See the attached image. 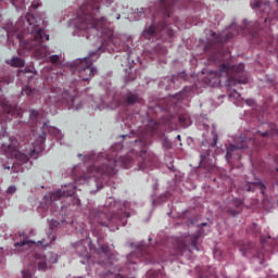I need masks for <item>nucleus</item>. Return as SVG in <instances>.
Here are the masks:
<instances>
[{
  "label": "nucleus",
  "mask_w": 278,
  "mask_h": 278,
  "mask_svg": "<svg viewBox=\"0 0 278 278\" xmlns=\"http://www.w3.org/2000/svg\"><path fill=\"white\" fill-rule=\"evenodd\" d=\"M130 257H134V254H129V256H128V262H129V258H130Z\"/></svg>",
  "instance_id": "obj_50"
},
{
  "label": "nucleus",
  "mask_w": 278,
  "mask_h": 278,
  "mask_svg": "<svg viewBox=\"0 0 278 278\" xmlns=\"http://www.w3.org/2000/svg\"><path fill=\"white\" fill-rule=\"evenodd\" d=\"M110 40H111V42H114V38L113 37H110Z\"/></svg>",
  "instance_id": "obj_51"
},
{
  "label": "nucleus",
  "mask_w": 278,
  "mask_h": 278,
  "mask_svg": "<svg viewBox=\"0 0 278 278\" xmlns=\"http://www.w3.org/2000/svg\"><path fill=\"white\" fill-rule=\"evenodd\" d=\"M4 112H7V114H12V105L5 104L4 105Z\"/></svg>",
  "instance_id": "obj_34"
},
{
  "label": "nucleus",
  "mask_w": 278,
  "mask_h": 278,
  "mask_svg": "<svg viewBox=\"0 0 278 278\" xmlns=\"http://www.w3.org/2000/svg\"><path fill=\"white\" fill-rule=\"evenodd\" d=\"M268 134H270V136H278L277 125H271L270 131L263 132L262 136H268Z\"/></svg>",
  "instance_id": "obj_23"
},
{
  "label": "nucleus",
  "mask_w": 278,
  "mask_h": 278,
  "mask_svg": "<svg viewBox=\"0 0 278 278\" xmlns=\"http://www.w3.org/2000/svg\"><path fill=\"white\" fill-rule=\"evenodd\" d=\"M123 138H127V135H124Z\"/></svg>",
  "instance_id": "obj_56"
},
{
  "label": "nucleus",
  "mask_w": 278,
  "mask_h": 278,
  "mask_svg": "<svg viewBox=\"0 0 278 278\" xmlns=\"http://www.w3.org/2000/svg\"><path fill=\"white\" fill-rule=\"evenodd\" d=\"M214 255H220V251L216 250V251L214 252Z\"/></svg>",
  "instance_id": "obj_43"
},
{
  "label": "nucleus",
  "mask_w": 278,
  "mask_h": 278,
  "mask_svg": "<svg viewBox=\"0 0 278 278\" xmlns=\"http://www.w3.org/2000/svg\"><path fill=\"white\" fill-rule=\"evenodd\" d=\"M99 14V0H86L78 10L77 17L74 21V27L77 36H84L79 31L88 33L97 31V29H103V25L108 23V18L101 17L97 20L96 16Z\"/></svg>",
  "instance_id": "obj_3"
},
{
  "label": "nucleus",
  "mask_w": 278,
  "mask_h": 278,
  "mask_svg": "<svg viewBox=\"0 0 278 278\" xmlns=\"http://www.w3.org/2000/svg\"><path fill=\"white\" fill-rule=\"evenodd\" d=\"M59 92L60 89L52 91L50 99H53L54 102L62 101V103H67L72 110H79L81 108V105H75V103H77V99H74L68 91H63L61 94Z\"/></svg>",
  "instance_id": "obj_10"
},
{
  "label": "nucleus",
  "mask_w": 278,
  "mask_h": 278,
  "mask_svg": "<svg viewBox=\"0 0 278 278\" xmlns=\"http://www.w3.org/2000/svg\"><path fill=\"white\" fill-rule=\"evenodd\" d=\"M263 205H264L265 210H268L269 205H271V207H278V194L275 195L274 198H271L270 201L265 200L263 202Z\"/></svg>",
  "instance_id": "obj_20"
},
{
  "label": "nucleus",
  "mask_w": 278,
  "mask_h": 278,
  "mask_svg": "<svg viewBox=\"0 0 278 278\" xmlns=\"http://www.w3.org/2000/svg\"><path fill=\"white\" fill-rule=\"evenodd\" d=\"M42 129H43V131H47V129H48V131H49L52 136H54L55 138H58V140H61V138H62V131H61L60 129H58V128H55V127H50V128H49V125H48L47 123L43 124Z\"/></svg>",
  "instance_id": "obj_18"
},
{
  "label": "nucleus",
  "mask_w": 278,
  "mask_h": 278,
  "mask_svg": "<svg viewBox=\"0 0 278 278\" xmlns=\"http://www.w3.org/2000/svg\"><path fill=\"white\" fill-rule=\"evenodd\" d=\"M58 262V256L52 252L37 253L34 256V264L37 266L38 270H47V268H51V264H55Z\"/></svg>",
  "instance_id": "obj_8"
},
{
  "label": "nucleus",
  "mask_w": 278,
  "mask_h": 278,
  "mask_svg": "<svg viewBox=\"0 0 278 278\" xmlns=\"http://www.w3.org/2000/svg\"><path fill=\"white\" fill-rule=\"evenodd\" d=\"M239 71H244V64L242 63L239 64Z\"/></svg>",
  "instance_id": "obj_39"
},
{
  "label": "nucleus",
  "mask_w": 278,
  "mask_h": 278,
  "mask_svg": "<svg viewBox=\"0 0 278 278\" xmlns=\"http://www.w3.org/2000/svg\"><path fill=\"white\" fill-rule=\"evenodd\" d=\"M83 162L85 164H93L88 167V174L81 176L78 181L79 184H84L89 177H96L99 179L101 175H114L116 173V164H121L122 166L129 168L131 164V156H123L119 160L105 157V154H87L84 156Z\"/></svg>",
  "instance_id": "obj_2"
},
{
  "label": "nucleus",
  "mask_w": 278,
  "mask_h": 278,
  "mask_svg": "<svg viewBox=\"0 0 278 278\" xmlns=\"http://www.w3.org/2000/svg\"><path fill=\"white\" fill-rule=\"evenodd\" d=\"M76 203H77V205H79V204H80V201H79V199H76Z\"/></svg>",
  "instance_id": "obj_48"
},
{
  "label": "nucleus",
  "mask_w": 278,
  "mask_h": 278,
  "mask_svg": "<svg viewBox=\"0 0 278 278\" xmlns=\"http://www.w3.org/2000/svg\"><path fill=\"white\" fill-rule=\"evenodd\" d=\"M40 5V1H34L31 2V8H34L35 10Z\"/></svg>",
  "instance_id": "obj_37"
},
{
  "label": "nucleus",
  "mask_w": 278,
  "mask_h": 278,
  "mask_svg": "<svg viewBox=\"0 0 278 278\" xmlns=\"http://www.w3.org/2000/svg\"><path fill=\"white\" fill-rule=\"evenodd\" d=\"M23 0H12V4L15 7V8H18V3H21Z\"/></svg>",
  "instance_id": "obj_38"
},
{
  "label": "nucleus",
  "mask_w": 278,
  "mask_h": 278,
  "mask_svg": "<svg viewBox=\"0 0 278 278\" xmlns=\"http://www.w3.org/2000/svg\"><path fill=\"white\" fill-rule=\"evenodd\" d=\"M123 150L122 143H116L111 148V151L113 152L112 157H116V152Z\"/></svg>",
  "instance_id": "obj_24"
},
{
  "label": "nucleus",
  "mask_w": 278,
  "mask_h": 278,
  "mask_svg": "<svg viewBox=\"0 0 278 278\" xmlns=\"http://www.w3.org/2000/svg\"><path fill=\"white\" fill-rule=\"evenodd\" d=\"M176 138L177 140H181V135H178Z\"/></svg>",
  "instance_id": "obj_46"
},
{
  "label": "nucleus",
  "mask_w": 278,
  "mask_h": 278,
  "mask_svg": "<svg viewBox=\"0 0 278 278\" xmlns=\"http://www.w3.org/2000/svg\"><path fill=\"white\" fill-rule=\"evenodd\" d=\"M229 65L223 64L219 70L220 75H229Z\"/></svg>",
  "instance_id": "obj_25"
},
{
  "label": "nucleus",
  "mask_w": 278,
  "mask_h": 278,
  "mask_svg": "<svg viewBox=\"0 0 278 278\" xmlns=\"http://www.w3.org/2000/svg\"><path fill=\"white\" fill-rule=\"evenodd\" d=\"M103 218H106L105 213H102L98 208H93L89 212V223L91 225H101V227H108V224L103 223Z\"/></svg>",
  "instance_id": "obj_13"
},
{
  "label": "nucleus",
  "mask_w": 278,
  "mask_h": 278,
  "mask_svg": "<svg viewBox=\"0 0 278 278\" xmlns=\"http://www.w3.org/2000/svg\"><path fill=\"white\" fill-rule=\"evenodd\" d=\"M215 34H216V33H214V31H211V35H212V36H215Z\"/></svg>",
  "instance_id": "obj_53"
},
{
  "label": "nucleus",
  "mask_w": 278,
  "mask_h": 278,
  "mask_svg": "<svg viewBox=\"0 0 278 278\" xmlns=\"http://www.w3.org/2000/svg\"><path fill=\"white\" fill-rule=\"evenodd\" d=\"M4 168H7L8 170H10V166H4Z\"/></svg>",
  "instance_id": "obj_54"
},
{
  "label": "nucleus",
  "mask_w": 278,
  "mask_h": 278,
  "mask_svg": "<svg viewBox=\"0 0 278 278\" xmlns=\"http://www.w3.org/2000/svg\"><path fill=\"white\" fill-rule=\"evenodd\" d=\"M73 194H75V185L68 184L62 187L61 190L52 191L50 195H46L45 201L46 203H53L62 199V197H73Z\"/></svg>",
  "instance_id": "obj_9"
},
{
  "label": "nucleus",
  "mask_w": 278,
  "mask_h": 278,
  "mask_svg": "<svg viewBox=\"0 0 278 278\" xmlns=\"http://www.w3.org/2000/svg\"><path fill=\"white\" fill-rule=\"evenodd\" d=\"M7 64L14 66L15 68H21L25 66V61L18 56H13L10 61H7Z\"/></svg>",
  "instance_id": "obj_19"
},
{
  "label": "nucleus",
  "mask_w": 278,
  "mask_h": 278,
  "mask_svg": "<svg viewBox=\"0 0 278 278\" xmlns=\"http://www.w3.org/2000/svg\"><path fill=\"white\" fill-rule=\"evenodd\" d=\"M58 225H60V223H58L56 220H51L50 222V228L53 229V227H58Z\"/></svg>",
  "instance_id": "obj_36"
},
{
  "label": "nucleus",
  "mask_w": 278,
  "mask_h": 278,
  "mask_svg": "<svg viewBox=\"0 0 278 278\" xmlns=\"http://www.w3.org/2000/svg\"><path fill=\"white\" fill-rule=\"evenodd\" d=\"M179 122L184 125V127H190V125H192V123L185 116H179Z\"/></svg>",
  "instance_id": "obj_26"
},
{
  "label": "nucleus",
  "mask_w": 278,
  "mask_h": 278,
  "mask_svg": "<svg viewBox=\"0 0 278 278\" xmlns=\"http://www.w3.org/2000/svg\"><path fill=\"white\" fill-rule=\"evenodd\" d=\"M21 29H26L23 35L17 34V39L20 40V48L17 50L18 55H29V51H34V58L36 60H47L51 52L49 48L42 45V41L49 40V35L45 34V30L40 28V22L34 16V14L28 13L25 17H20L13 30H8V36L16 34Z\"/></svg>",
  "instance_id": "obj_1"
},
{
  "label": "nucleus",
  "mask_w": 278,
  "mask_h": 278,
  "mask_svg": "<svg viewBox=\"0 0 278 278\" xmlns=\"http://www.w3.org/2000/svg\"><path fill=\"white\" fill-rule=\"evenodd\" d=\"M22 94L23 97H29L31 99V97H34V94H36V89H31L29 87H25L24 89H22Z\"/></svg>",
  "instance_id": "obj_22"
},
{
  "label": "nucleus",
  "mask_w": 278,
  "mask_h": 278,
  "mask_svg": "<svg viewBox=\"0 0 278 278\" xmlns=\"http://www.w3.org/2000/svg\"><path fill=\"white\" fill-rule=\"evenodd\" d=\"M99 51L89 52L88 56L83 59H76L71 63V67L74 71V74L78 75V77L83 81H88L92 79L97 75V68L92 67V62L99 60Z\"/></svg>",
  "instance_id": "obj_5"
},
{
  "label": "nucleus",
  "mask_w": 278,
  "mask_h": 278,
  "mask_svg": "<svg viewBox=\"0 0 278 278\" xmlns=\"http://www.w3.org/2000/svg\"><path fill=\"white\" fill-rule=\"evenodd\" d=\"M50 62H51L52 64H56V62H60V56L56 55V54L51 55V56H50Z\"/></svg>",
  "instance_id": "obj_30"
},
{
  "label": "nucleus",
  "mask_w": 278,
  "mask_h": 278,
  "mask_svg": "<svg viewBox=\"0 0 278 278\" xmlns=\"http://www.w3.org/2000/svg\"><path fill=\"white\" fill-rule=\"evenodd\" d=\"M179 97H181V94L177 93L173 99H179Z\"/></svg>",
  "instance_id": "obj_42"
},
{
  "label": "nucleus",
  "mask_w": 278,
  "mask_h": 278,
  "mask_svg": "<svg viewBox=\"0 0 278 278\" xmlns=\"http://www.w3.org/2000/svg\"><path fill=\"white\" fill-rule=\"evenodd\" d=\"M86 244H88V240H81L74 244L76 253H78L80 257H85V261H81V264H90V262H92L88 255V249L86 248Z\"/></svg>",
  "instance_id": "obj_12"
},
{
  "label": "nucleus",
  "mask_w": 278,
  "mask_h": 278,
  "mask_svg": "<svg viewBox=\"0 0 278 278\" xmlns=\"http://www.w3.org/2000/svg\"><path fill=\"white\" fill-rule=\"evenodd\" d=\"M243 190L245 192H253L255 190H260V192L264 195V190H266V186L256 179L255 181H248L245 186H243Z\"/></svg>",
  "instance_id": "obj_15"
},
{
  "label": "nucleus",
  "mask_w": 278,
  "mask_h": 278,
  "mask_svg": "<svg viewBox=\"0 0 278 278\" xmlns=\"http://www.w3.org/2000/svg\"><path fill=\"white\" fill-rule=\"evenodd\" d=\"M48 240L42 239L39 241H33L29 240V237L27 235H25V232H20V241L14 243V247L17 251V253H23V251H27V249H31V247H49V244H51V242H54L55 240V233L50 232L48 235Z\"/></svg>",
  "instance_id": "obj_6"
},
{
  "label": "nucleus",
  "mask_w": 278,
  "mask_h": 278,
  "mask_svg": "<svg viewBox=\"0 0 278 278\" xmlns=\"http://www.w3.org/2000/svg\"><path fill=\"white\" fill-rule=\"evenodd\" d=\"M238 141L242 142V144H230L229 148H227V152H226V160L227 162H229V160H231V157L233 156V153H238V151L242 150V149H247V140H244V138H239Z\"/></svg>",
  "instance_id": "obj_14"
},
{
  "label": "nucleus",
  "mask_w": 278,
  "mask_h": 278,
  "mask_svg": "<svg viewBox=\"0 0 278 278\" xmlns=\"http://www.w3.org/2000/svg\"><path fill=\"white\" fill-rule=\"evenodd\" d=\"M213 134V143L212 147H216V144H218V134L216 132L215 129L212 130Z\"/></svg>",
  "instance_id": "obj_27"
},
{
  "label": "nucleus",
  "mask_w": 278,
  "mask_h": 278,
  "mask_svg": "<svg viewBox=\"0 0 278 278\" xmlns=\"http://www.w3.org/2000/svg\"><path fill=\"white\" fill-rule=\"evenodd\" d=\"M262 257H264V254H263V253H258V254L256 255V262H257L258 264H261V265L264 264V260H262Z\"/></svg>",
  "instance_id": "obj_31"
},
{
  "label": "nucleus",
  "mask_w": 278,
  "mask_h": 278,
  "mask_svg": "<svg viewBox=\"0 0 278 278\" xmlns=\"http://www.w3.org/2000/svg\"><path fill=\"white\" fill-rule=\"evenodd\" d=\"M277 173H278V167L276 168Z\"/></svg>",
  "instance_id": "obj_58"
},
{
  "label": "nucleus",
  "mask_w": 278,
  "mask_h": 278,
  "mask_svg": "<svg viewBox=\"0 0 278 278\" xmlns=\"http://www.w3.org/2000/svg\"><path fill=\"white\" fill-rule=\"evenodd\" d=\"M38 116H40V113H38V111L33 110L29 113V117L31 118V121H36V118H38Z\"/></svg>",
  "instance_id": "obj_28"
},
{
  "label": "nucleus",
  "mask_w": 278,
  "mask_h": 278,
  "mask_svg": "<svg viewBox=\"0 0 278 278\" xmlns=\"http://www.w3.org/2000/svg\"><path fill=\"white\" fill-rule=\"evenodd\" d=\"M198 129H210V125H207L205 122H199Z\"/></svg>",
  "instance_id": "obj_29"
},
{
  "label": "nucleus",
  "mask_w": 278,
  "mask_h": 278,
  "mask_svg": "<svg viewBox=\"0 0 278 278\" xmlns=\"http://www.w3.org/2000/svg\"><path fill=\"white\" fill-rule=\"evenodd\" d=\"M97 255H102V257H105L106 262L105 265L106 266H112V261L110 258V247L108 245H102L98 252Z\"/></svg>",
  "instance_id": "obj_17"
},
{
  "label": "nucleus",
  "mask_w": 278,
  "mask_h": 278,
  "mask_svg": "<svg viewBox=\"0 0 278 278\" xmlns=\"http://www.w3.org/2000/svg\"><path fill=\"white\" fill-rule=\"evenodd\" d=\"M207 224L206 223H202L201 224V227H205Z\"/></svg>",
  "instance_id": "obj_49"
},
{
  "label": "nucleus",
  "mask_w": 278,
  "mask_h": 278,
  "mask_svg": "<svg viewBox=\"0 0 278 278\" xmlns=\"http://www.w3.org/2000/svg\"><path fill=\"white\" fill-rule=\"evenodd\" d=\"M230 99H240V93L238 91L233 90V92L229 93Z\"/></svg>",
  "instance_id": "obj_32"
},
{
  "label": "nucleus",
  "mask_w": 278,
  "mask_h": 278,
  "mask_svg": "<svg viewBox=\"0 0 278 278\" xmlns=\"http://www.w3.org/2000/svg\"><path fill=\"white\" fill-rule=\"evenodd\" d=\"M14 192H16V188L14 186H11L7 189L8 194H14Z\"/></svg>",
  "instance_id": "obj_33"
},
{
  "label": "nucleus",
  "mask_w": 278,
  "mask_h": 278,
  "mask_svg": "<svg viewBox=\"0 0 278 278\" xmlns=\"http://www.w3.org/2000/svg\"><path fill=\"white\" fill-rule=\"evenodd\" d=\"M141 170H144V165H140L139 167Z\"/></svg>",
  "instance_id": "obj_47"
},
{
  "label": "nucleus",
  "mask_w": 278,
  "mask_h": 278,
  "mask_svg": "<svg viewBox=\"0 0 278 278\" xmlns=\"http://www.w3.org/2000/svg\"><path fill=\"white\" fill-rule=\"evenodd\" d=\"M199 240L198 236L191 235L185 238L182 242L178 244V255H184L186 251L192 253V251H199L197 241Z\"/></svg>",
  "instance_id": "obj_11"
},
{
  "label": "nucleus",
  "mask_w": 278,
  "mask_h": 278,
  "mask_svg": "<svg viewBox=\"0 0 278 278\" xmlns=\"http://www.w3.org/2000/svg\"><path fill=\"white\" fill-rule=\"evenodd\" d=\"M98 264H103V262H101V261H98Z\"/></svg>",
  "instance_id": "obj_55"
},
{
  "label": "nucleus",
  "mask_w": 278,
  "mask_h": 278,
  "mask_svg": "<svg viewBox=\"0 0 278 278\" xmlns=\"http://www.w3.org/2000/svg\"><path fill=\"white\" fill-rule=\"evenodd\" d=\"M261 242H266V239H264V237H261Z\"/></svg>",
  "instance_id": "obj_45"
},
{
  "label": "nucleus",
  "mask_w": 278,
  "mask_h": 278,
  "mask_svg": "<svg viewBox=\"0 0 278 278\" xmlns=\"http://www.w3.org/2000/svg\"><path fill=\"white\" fill-rule=\"evenodd\" d=\"M10 144H2L1 150L8 157L17 160L22 164H26L29 162V155H34V153H40L42 151V144H45L47 140V134L45 131L41 132L37 137L35 143H33V148L30 150H26L24 153L18 151V141L16 139H10Z\"/></svg>",
  "instance_id": "obj_4"
},
{
  "label": "nucleus",
  "mask_w": 278,
  "mask_h": 278,
  "mask_svg": "<svg viewBox=\"0 0 278 278\" xmlns=\"http://www.w3.org/2000/svg\"><path fill=\"white\" fill-rule=\"evenodd\" d=\"M235 203H237L238 206L242 205V201L240 200H235Z\"/></svg>",
  "instance_id": "obj_41"
},
{
  "label": "nucleus",
  "mask_w": 278,
  "mask_h": 278,
  "mask_svg": "<svg viewBox=\"0 0 278 278\" xmlns=\"http://www.w3.org/2000/svg\"><path fill=\"white\" fill-rule=\"evenodd\" d=\"M245 103H247L248 105H253L254 102H253V100H247Z\"/></svg>",
  "instance_id": "obj_40"
},
{
  "label": "nucleus",
  "mask_w": 278,
  "mask_h": 278,
  "mask_svg": "<svg viewBox=\"0 0 278 278\" xmlns=\"http://www.w3.org/2000/svg\"><path fill=\"white\" fill-rule=\"evenodd\" d=\"M153 34H155V27L150 26L149 28L143 30L142 36H143V38L151 40V36H153Z\"/></svg>",
  "instance_id": "obj_21"
},
{
  "label": "nucleus",
  "mask_w": 278,
  "mask_h": 278,
  "mask_svg": "<svg viewBox=\"0 0 278 278\" xmlns=\"http://www.w3.org/2000/svg\"><path fill=\"white\" fill-rule=\"evenodd\" d=\"M252 10H261V12H270V2L266 1L265 3L261 2L260 0H254L251 3Z\"/></svg>",
  "instance_id": "obj_16"
},
{
  "label": "nucleus",
  "mask_w": 278,
  "mask_h": 278,
  "mask_svg": "<svg viewBox=\"0 0 278 278\" xmlns=\"http://www.w3.org/2000/svg\"><path fill=\"white\" fill-rule=\"evenodd\" d=\"M231 214H232V216H237L238 215V213H236V211H231Z\"/></svg>",
  "instance_id": "obj_44"
},
{
  "label": "nucleus",
  "mask_w": 278,
  "mask_h": 278,
  "mask_svg": "<svg viewBox=\"0 0 278 278\" xmlns=\"http://www.w3.org/2000/svg\"><path fill=\"white\" fill-rule=\"evenodd\" d=\"M116 18H117V21L121 20V14H118Z\"/></svg>",
  "instance_id": "obj_52"
},
{
  "label": "nucleus",
  "mask_w": 278,
  "mask_h": 278,
  "mask_svg": "<svg viewBox=\"0 0 278 278\" xmlns=\"http://www.w3.org/2000/svg\"><path fill=\"white\" fill-rule=\"evenodd\" d=\"M108 99H110V97L102 98L101 104H96L93 106V110H116V108L125 105V103H127V105H134L135 103H138V101H140V98H138V96L134 93L128 94L125 98V102L119 101L118 97H114L112 102L108 101Z\"/></svg>",
  "instance_id": "obj_7"
},
{
  "label": "nucleus",
  "mask_w": 278,
  "mask_h": 278,
  "mask_svg": "<svg viewBox=\"0 0 278 278\" xmlns=\"http://www.w3.org/2000/svg\"><path fill=\"white\" fill-rule=\"evenodd\" d=\"M0 251H3V248H0Z\"/></svg>",
  "instance_id": "obj_57"
},
{
  "label": "nucleus",
  "mask_w": 278,
  "mask_h": 278,
  "mask_svg": "<svg viewBox=\"0 0 278 278\" xmlns=\"http://www.w3.org/2000/svg\"><path fill=\"white\" fill-rule=\"evenodd\" d=\"M255 252V249L252 250H245V252H243V255L248 256V255H253V253Z\"/></svg>",
  "instance_id": "obj_35"
}]
</instances>
